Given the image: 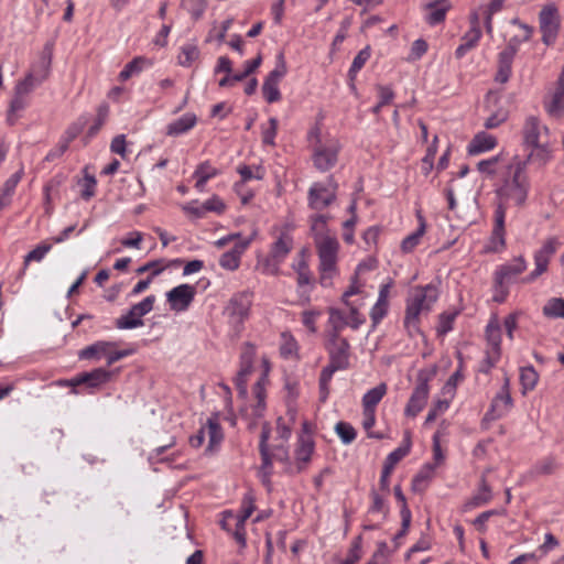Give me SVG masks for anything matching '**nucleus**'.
<instances>
[{
    "instance_id": "obj_20",
    "label": "nucleus",
    "mask_w": 564,
    "mask_h": 564,
    "mask_svg": "<svg viewBox=\"0 0 564 564\" xmlns=\"http://www.w3.org/2000/svg\"><path fill=\"white\" fill-rule=\"evenodd\" d=\"M315 451V442L308 434H302L297 438L294 451V468L296 473H302L312 460Z\"/></svg>"
},
{
    "instance_id": "obj_37",
    "label": "nucleus",
    "mask_w": 564,
    "mask_h": 564,
    "mask_svg": "<svg viewBox=\"0 0 564 564\" xmlns=\"http://www.w3.org/2000/svg\"><path fill=\"white\" fill-rule=\"evenodd\" d=\"M513 57L507 56L505 54H498V67L495 76V82L499 84H506L512 74V63Z\"/></svg>"
},
{
    "instance_id": "obj_11",
    "label": "nucleus",
    "mask_w": 564,
    "mask_h": 564,
    "mask_svg": "<svg viewBox=\"0 0 564 564\" xmlns=\"http://www.w3.org/2000/svg\"><path fill=\"white\" fill-rule=\"evenodd\" d=\"M257 356V347L250 341L241 345L239 356V371L235 378V384L241 397L247 395V380L253 371V364Z\"/></svg>"
},
{
    "instance_id": "obj_64",
    "label": "nucleus",
    "mask_w": 564,
    "mask_h": 564,
    "mask_svg": "<svg viewBox=\"0 0 564 564\" xmlns=\"http://www.w3.org/2000/svg\"><path fill=\"white\" fill-rule=\"evenodd\" d=\"M321 315L322 312L318 310L304 311L302 313V323L311 333L314 334L317 332L316 321Z\"/></svg>"
},
{
    "instance_id": "obj_30",
    "label": "nucleus",
    "mask_w": 564,
    "mask_h": 564,
    "mask_svg": "<svg viewBox=\"0 0 564 564\" xmlns=\"http://www.w3.org/2000/svg\"><path fill=\"white\" fill-rule=\"evenodd\" d=\"M196 122V115L191 112L184 113L182 117L167 124L166 133L169 135L184 134L188 132L191 129H193Z\"/></svg>"
},
{
    "instance_id": "obj_47",
    "label": "nucleus",
    "mask_w": 564,
    "mask_h": 564,
    "mask_svg": "<svg viewBox=\"0 0 564 564\" xmlns=\"http://www.w3.org/2000/svg\"><path fill=\"white\" fill-rule=\"evenodd\" d=\"M379 101L372 108V113L378 115L383 106H387L392 102L394 99V91L389 86L378 85L377 86Z\"/></svg>"
},
{
    "instance_id": "obj_62",
    "label": "nucleus",
    "mask_w": 564,
    "mask_h": 564,
    "mask_svg": "<svg viewBox=\"0 0 564 564\" xmlns=\"http://www.w3.org/2000/svg\"><path fill=\"white\" fill-rule=\"evenodd\" d=\"M448 408L449 401L447 400H437L436 402H434L427 412L424 424H430L434 422L438 414L445 412Z\"/></svg>"
},
{
    "instance_id": "obj_41",
    "label": "nucleus",
    "mask_w": 564,
    "mask_h": 564,
    "mask_svg": "<svg viewBox=\"0 0 564 564\" xmlns=\"http://www.w3.org/2000/svg\"><path fill=\"white\" fill-rule=\"evenodd\" d=\"M199 57V50L195 44H184L181 46L177 56L178 64L183 67H189Z\"/></svg>"
},
{
    "instance_id": "obj_16",
    "label": "nucleus",
    "mask_w": 564,
    "mask_h": 564,
    "mask_svg": "<svg viewBox=\"0 0 564 564\" xmlns=\"http://www.w3.org/2000/svg\"><path fill=\"white\" fill-rule=\"evenodd\" d=\"M558 246L560 242L557 238L551 237L543 243L541 249L534 252L535 269L523 279V282L531 283L535 281L541 274L546 272L549 262L552 256L556 252Z\"/></svg>"
},
{
    "instance_id": "obj_15",
    "label": "nucleus",
    "mask_w": 564,
    "mask_h": 564,
    "mask_svg": "<svg viewBox=\"0 0 564 564\" xmlns=\"http://www.w3.org/2000/svg\"><path fill=\"white\" fill-rule=\"evenodd\" d=\"M540 31L542 33V42L545 45H552L558 34L560 17L557 8L554 4L545 6L539 14Z\"/></svg>"
},
{
    "instance_id": "obj_5",
    "label": "nucleus",
    "mask_w": 564,
    "mask_h": 564,
    "mask_svg": "<svg viewBox=\"0 0 564 564\" xmlns=\"http://www.w3.org/2000/svg\"><path fill=\"white\" fill-rule=\"evenodd\" d=\"M294 246L292 235L286 230H281L270 246L267 256L259 258L257 268L267 275H276L281 264L291 253Z\"/></svg>"
},
{
    "instance_id": "obj_21",
    "label": "nucleus",
    "mask_w": 564,
    "mask_h": 564,
    "mask_svg": "<svg viewBox=\"0 0 564 564\" xmlns=\"http://www.w3.org/2000/svg\"><path fill=\"white\" fill-rule=\"evenodd\" d=\"M512 406V398L509 391V382L506 380L500 391L492 399L490 408L485 414L487 420H498L506 415Z\"/></svg>"
},
{
    "instance_id": "obj_43",
    "label": "nucleus",
    "mask_w": 564,
    "mask_h": 564,
    "mask_svg": "<svg viewBox=\"0 0 564 564\" xmlns=\"http://www.w3.org/2000/svg\"><path fill=\"white\" fill-rule=\"evenodd\" d=\"M551 115H558L564 111V80L558 78L556 90L553 95L552 101L547 107Z\"/></svg>"
},
{
    "instance_id": "obj_19",
    "label": "nucleus",
    "mask_w": 564,
    "mask_h": 564,
    "mask_svg": "<svg viewBox=\"0 0 564 564\" xmlns=\"http://www.w3.org/2000/svg\"><path fill=\"white\" fill-rule=\"evenodd\" d=\"M196 289L191 284H180L166 293L167 302L173 311H185L194 301Z\"/></svg>"
},
{
    "instance_id": "obj_36",
    "label": "nucleus",
    "mask_w": 564,
    "mask_h": 564,
    "mask_svg": "<svg viewBox=\"0 0 564 564\" xmlns=\"http://www.w3.org/2000/svg\"><path fill=\"white\" fill-rule=\"evenodd\" d=\"M436 466L432 463H426L420 469L412 480V487L415 491H422L427 487L429 481L434 477Z\"/></svg>"
},
{
    "instance_id": "obj_9",
    "label": "nucleus",
    "mask_w": 564,
    "mask_h": 564,
    "mask_svg": "<svg viewBox=\"0 0 564 564\" xmlns=\"http://www.w3.org/2000/svg\"><path fill=\"white\" fill-rule=\"evenodd\" d=\"M270 437V430L267 425L262 427L259 443V451L261 455V467L260 471L263 478L269 479L272 474V459H276L282 463H290L289 451L283 444L274 446L273 453L270 454L268 441Z\"/></svg>"
},
{
    "instance_id": "obj_8",
    "label": "nucleus",
    "mask_w": 564,
    "mask_h": 564,
    "mask_svg": "<svg viewBox=\"0 0 564 564\" xmlns=\"http://www.w3.org/2000/svg\"><path fill=\"white\" fill-rule=\"evenodd\" d=\"M340 149L341 145L337 139L318 140L313 148L314 166L323 173L332 170L337 164Z\"/></svg>"
},
{
    "instance_id": "obj_63",
    "label": "nucleus",
    "mask_w": 564,
    "mask_h": 564,
    "mask_svg": "<svg viewBox=\"0 0 564 564\" xmlns=\"http://www.w3.org/2000/svg\"><path fill=\"white\" fill-rule=\"evenodd\" d=\"M427 48H429V45L425 40H423V39L415 40L412 43L408 61H410V62L419 61L427 52Z\"/></svg>"
},
{
    "instance_id": "obj_53",
    "label": "nucleus",
    "mask_w": 564,
    "mask_h": 564,
    "mask_svg": "<svg viewBox=\"0 0 564 564\" xmlns=\"http://www.w3.org/2000/svg\"><path fill=\"white\" fill-rule=\"evenodd\" d=\"M154 302L155 296L148 295L141 302L132 305L130 310L133 311L134 315H137L139 319H143V316L153 310Z\"/></svg>"
},
{
    "instance_id": "obj_58",
    "label": "nucleus",
    "mask_w": 564,
    "mask_h": 564,
    "mask_svg": "<svg viewBox=\"0 0 564 564\" xmlns=\"http://www.w3.org/2000/svg\"><path fill=\"white\" fill-rule=\"evenodd\" d=\"M362 415H364L362 426L366 430L368 437L377 438V440L383 438L382 434L375 433L371 431L376 424V411L362 410Z\"/></svg>"
},
{
    "instance_id": "obj_34",
    "label": "nucleus",
    "mask_w": 564,
    "mask_h": 564,
    "mask_svg": "<svg viewBox=\"0 0 564 564\" xmlns=\"http://www.w3.org/2000/svg\"><path fill=\"white\" fill-rule=\"evenodd\" d=\"M370 47L366 46L355 56L351 66L348 70L349 87L351 90H356L355 80L359 70L365 66L367 61L370 58Z\"/></svg>"
},
{
    "instance_id": "obj_31",
    "label": "nucleus",
    "mask_w": 564,
    "mask_h": 564,
    "mask_svg": "<svg viewBox=\"0 0 564 564\" xmlns=\"http://www.w3.org/2000/svg\"><path fill=\"white\" fill-rule=\"evenodd\" d=\"M328 324L330 326L328 338H339L340 332L348 326V318L343 311L334 307L328 310Z\"/></svg>"
},
{
    "instance_id": "obj_51",
    "label": "nucleus",
    "mask_w": 564,
    "mask_h": 564,
    "mask_svg": "<svg viewBox=\"0 0 564 564\" xmlns=\"http://www.w3.org/2000/svg\"><path fill=\"white\" fill-rule=\"evenodd\" d=\"M79 185L82 186L80 196L85 200H89L95 196L97 181L94 175L85 174L84 178L79 181Z\"/></svg>"
},
{
    "instance_id": "obj_10",
    "label": "nucleus",
    "mask_w": 564,
    "mask_h": 564,
    "mask_svg": "<svg viewBox=\"0 0 564 564\" xmlns=\"http://www.w3.org/2000/svg\"><path fill=\"white\" fill-rule=\"evenodd\" d=\"M305 252L303 249L299 254V259L292 264L293 270L296 272V291L301 305L310 304L314 283L312 271L305 259Z\"/></svg>"
},
{
    "instance_id": "obj_57",
    "label": "nucleus",
    "mask_w": 564,
    "mask_h": 564,
    "mask_svg": "<svg viewBox=\"0 0 564 564\" xmlns=\"http://www.w3.org/2000/svg\"><path fill=\"white\" fill-rule=\"evenodd\" d=\"M219 173L220 171L213 166L209 161H204L197 165L193 173V177H200L203 180L209 181L210 178L217 176Z\"/></svg>"
},
{
    "instance_id": "obj_7",
    "label": "nucleus",
    "mask_w": 564,
    "mask_h": 564,
    "mask_svg": "<svg viewBox=\"0 0 564 564\" xmlns=\"http://www.w3.org/2000/svg\"><path fill=\"white\" fill-rule=\"evenodd\" d=\"M338 184L330 175L326 182H315L307 193L308 206L315 210H323L332 205L337 197Z\"/></svg>"
},
{
    "instance_id": "obj_45",
    "label": "nucleus",
    "mask_w": 564,
    "mask_h": 564,
    "mask_svg": "<svg viewBox=\"0 0 564 564\" xmlns=\"http://www.w3.org/2000/svg\"><path fill=\"white\" fill-rule=\"evenodd\" d=\"M538 381L539 375L532 366L521 368L520 382L524 392L533 390Z\"/></svg>"
},
{
    "instance_id": "obj_29",
    "label": "nucleus",
    "mask_w": 564,
    "mask_h": 564,
    "mask_svg": "<svg viewBox=\"0 0 564 564\" xmlns=\"http://www.w3.org/2000/svg\"><path fill=\"white\" fill-rule=\"evenodd\" d=\"M487 344L489 348L487 350L494 351L492 359L501 355V327L497 317H492L486 326L485 330Z\"/></svg>"
},
{
    "instance_id": "obj_22",
    "label": "nucleus",
    "mask_w": 564,
    "mask_h": 564,
    "mask_svg": "<svg viewBox=\"0 0 564 564\" xmlns=\"http://www.w3.org/2000/svg\"><path fill=\"white\" fill-rule=\"evenodd\" d=\"M326 348L330 362L343 369L349 367L350 345L346 338H328Z\"/></svg>"
},
{
    "instance_id": "obj_13",
    "label": "nucleus",
    "mask_w": 564,
    "mask_h": 564,
    "mask_svg": "<svg viewBox=\"0 0 564 564\" xmlns=\"http://www.w3.org/2000/svg\"><path fill=\"white\" fill-rule=\"evenodd\" d=\"M288 68L283 53L276 56L275 67L268 74L262 85V94L269 104L276 102L281 99L279 89L280 80L286 75Z\"/></svg>"
},
{
    "instance_id": "obj_50",
    "label": "nucleus",
    "mask_w": 564,
    "mask_h": 564,
    "mask_svg": "<svg viewBox=\"0 0 564 564\" xmlns=\"http://www.w3.org/2000/svg\"><path fill=\"white\" fill-rule=\"evenodd\" d=\"M501 155H495L486 160H481L477 163V170L488 177L494 176L498 172V163Z\"/></svg>"
},
{
    "instance_id": "obj_24",
    "label": "nucleus",
    "mask_w": 564,
    "mask_h": 564,
    "mask_svg": "<svg viewBox=\"0 0 564 564\" xmlns=\"http://www.w3.org/2000/svg\"><path fill=\"white\" fill-rule=\"evenodd\" d=\"M250 239L236 241L235 246L219 258V265L223 269L235 271L240 265V258L250 245Z\"/></svg>"
},
{
    "instance_id": "obj_17",
    "label": "nucleus",
    "mask_w": 564,
    "mask_h": 564,
    "mask_svg": "<svg viewBox=\"0 0 564 564\" xmlns=\"http://www.w3.org/2000/svg\"><path fill=\"white\" fill-rule=\"evenodd\" d=\"M50 73V61L43 59L42 64L37 67H33L25 77L19 80L14 86V93L29 98V95L33 89L40 86L48 76Z\"/></svg>"
},
{
    "instance_id": "obj_39",
    "label": "nucleus",
    "mask_w": 564,
    "mask_h": 564,
    "mask_svg": "<svg viewBox=\"0 0 564 564\" xmlns=\"http://www.w3.org/2000/svg\"><path fill=\"white\" fill-rule=\"evenodd\" d=\"M419 219L420 225L417 229L414 232L408 235L401 242V249L405 253L412 252L416 248L425 232V221L422 216H420Z\"/></svg>"
},
{
    "instance_id": "obj_6",
    "label": "nucleus",
    "mask_w": 564,
    "mask_h": 564,
    "mask_svg": "<svg viewBox=\"0 0 564 564\" xmlns=\"http://www.w3.org/2000/svg\"><path fill=\"white\" fill-rule=\"evenodd\" d=\"M252 303L253 292L250 290H243L234 293L225 306V315L228 318L230 327L236 334H240L242 332L245 323L249 319Z\"/></svg>"
},
{
    "instance_id": "obj_14",
    "label": "nucleus",
    "mask_w": 564,
    "mask_h": 564,
    "mask_svg": "<svg viewBox=\"0 0 564 564\" xmlns=\"http://www.w3.org/2000/svg\"><path fill=\"white\" fill-rule=\"evenodd\" d=\"M113 375L115 371L100 367L91 371L78 373L74 378L66 380L65 384L72 387L85 386L89 392H94L111 381Z\"/></svg>"
},
{
    "instance_id": "obj_59",
    "label": "nucleus",
    "mask_w": 564,
    "mask_h": 564,
    "mask_svg": "<svg viewBox=\"0 0 564 564\" xmlns=\"http://www.w3.org/2000/svg\"><path fill=\"white\" fill-rule=\"evenodd\" d=\"M279 121L272 117L268 121L267 127H262V142L263 144L274 145V140L278 132Z\"/></svg>"
},
{
    "instance_id": "obj_26",
    "label": "nucleus",
    "mask_w": 564,
    "mask_h": 564,
    "mask_svg": "<svg viewBox=\"0 0 564 564\" xmlns=\"http://www.w3.org/2000/svg\"><path fill=\"white\" fill-rule=\"evenodd\" d=\"M498 144L497 138L486 131L477 132L467 145L470 155H478L495 149Z\"/></svg>"
},
{
    "instance_id": "obj_38",
    "label": "nucleus",
    "mask_w": 564,
    "mask_h": 564,
    "mask_svg": "<svg viewBox=\"0 0 564 564\" xmlns=\"http://www.w3.org/2000/svg\"><path fill=\"white\" fill-rule=\"evenodd\" d=\"M52 245L42 242L36 246L32 251L24 256L23 268L20 272V276L25 274L26 268L31 262H41L44 257L51 251Z\"/></svg>"
},
{
    "instance_id": "obj_56",
    "label": "nucleus",
    "mask_w": 564,
    "mask_h": 564,
    "mask_svg": "<svg viewBox=\"0 0 564 564\" xmlns=\"http://www.w3.org/2000/svg\"><path fill=\"white\" fill-rule=\"evenodd\" d=\"M361 556V536L358 535L352 540L348 554L346 558L341 562V564H357L360 561Z\"/></svg>"
},
{
    "instance_id": "obj_1",
    "label": "nucleus",
    "mask_w": 564,
    "mask_h": 564,
    "mask_svg": "<svg viewBox=\"0 0 564 564\" xmlns=\"http://www.w3.org/2000/svg\"><path fill=\"white\" fill-rule=\"evenodd\" d=\"M530 162L513 155L505 166L501 184L495 189L497 203L494 210V226L487 246L489 252H500L506 248V214L509 204L522 207L529 196L531 182L527 172Z\"/></svg>"
},
{
    "instance_id": "obj_4",
    "label": "nucleus",
    "mask_w": 564,
    "mask_h": 564,
    "mask_svg": "<svg viewBox=\"0 0 564 564\" xmlns=\"http://www.w3.org/2000/svg\"><path fill=\"white\" fill-rule=\"evenodd\" d=\"M314 243L319 260V284L323 288H330L333 286V279L338 274V239L329 231L322 230L314 235Z\"/></svg>"
},
{
    "instance_id": "obj_23",
    "label": "nucleus",
    "mask_w": 564,
    "mask_h": 564,
    "mask_svg": "<svg viewBox=\"0 0 564 564\" xmlns=\"http://www.w3.org/2000/svg\"><path fill=\"white\" fill-rule=\"evenodd\" d=\"M527 270V261L522 256L513 258L510 262L499 265L494 278L501 283H512L516 279Z\"/></svg>"
},
{
    "instance_id": "obj_12",
    "label": "nucleus",
    "mask_w": 564,
    "mask_h": 564,
    "mask_svg": "<svg viewBox=\"0 0 564 564\" xmlns=\"http://www.w3.org/2000/svg\"><path fill=\"white\" fill-rule=\"evenodd\" d=\"M430 379L431 376L426 371H419L416 386L404 409L406 416L415 417L426 405L430 394Z\"/></svg>"
},
{
    "instance_id": "obj_46",
    "label": "nucleus",
    "mask_w": 564,
    "mask_h": 564,
    "mask_svg": "<svg viewBox=\"0 0 564 564\" xmlns=\"http://www.w3.org/2000/svg\"><path fill=\"white\" fill-rule=\"evenodd\" d=\"M334 430L345 445L351 444L357 437V432L350 423L340 421L336 423Z\"/></svg>"
},
{
    "instance_id": "obj_55",
    "label": "nucleus",
    "mask_w": 564,
    "mask_h": 564,
    "mask_svg": "<svg viewBox=\"0 0 564 564\" xmlns=\"http://www.w3.org/2000/svg\"><path fill=\"white\" fill-rule=\"evenodd\" d=\"M457 316V312H444L438 316L437 334L446 335L453 329L454 321Z\"/></svg>"
},
{
    "instance_id": "obj_44",
    "label": "nucleus",
    "mask_w": 564,
    "mask_h": 564,
    "mask_svg": "<svg viewBox=\"0 0 564 564\" xmlns=\"http://www.w3.org/2000/svg\"><path fill=\"white\" fill-rule=\"evenodd\" d=\"M144 325L143 319H139L137 315H134L133 311L129 308L126 314H122L115 321V326L118 329H133Z\"/></svg>"
},
{
    "instance_id": "obj_49",
    "label": "nucleus",
    "mask_w": 564,
    "mask_h": 564,
    "mask_svg": "<svg viewBox=\"0 0 564 564\" xmlns=\"http://www.w3.org/2000/svg\"><path fill=\"white\" fill-rule=\"evenodd\" d=\"M145 59L142 57H135L131 62H129L123 69L119 73V79L121 82L128 80L133 75H138L143 67Z\"/></svg>"
},
{
    "instance_id": "obj_3",
    "label": "nucleus",
    "mask_w": 564,
    "mask_h": 564,
    "mask_svg": "<svg viewBox=\"0 0 564 564\" xmlns=\"http://www.w3.org/2000/svg\"><path fill=\"white\" fill-rule=\"evenodd\" d=\"M440 291L433 283L414 286L405 300L403 326L410 337L421 333V315L429 314L437 302Z\"/></svg>"
},
{
    "instance_id": "obj_25",
    "label": "nucleus",
    "mask_w": 564,
    "mask_h": 564,
    "mask_svg": "<svg viewBox=\"0 0 564 564\" xmlns=\"http://www.w3.org/2000/svg\"><path fill=\"white\" fill-rule=\"evenodd\" d=\"M499 101V97L491 91L488 93L486 97L487 108L490 110V116L485 120L484 127L486 129H496L506 122L509 118V111L506 108L498 107L496 109H490L491 104L496 106Z\"/></svg>"
},
{
    "instance_id": "obj_42",
    "label": "nucleus",
    "mask_w": 564,
    "mask_h": 564,
    "mask_svg": "<svg viewBox=\"0 0 564 564\" xmlns=\"http://www.w3.org/2000/svg\"><path fill=\"white\" fill-rule=\"evenodd\" d=\"M338 370H344L341 367H337L333 362L323 368L319 376V390L322 394V399L325 400L328 395V386L332 381L334 373Z\"/></svg>"
},
{
    "instance_id": "obj_18",
    "label": "nucleus",
    "mask_w": 564,
    "mask_h": 564,
    "mask_svg": "<svg viewBox=\"0 0 564 564\" xmlns=\"http://www.w3.org/2000/svg\"><path fill=\"white\" fill-rule=\"evenodd\" d=\"M411 448V441L408 436L405 438V444L402 446H399L394 451H392L384 459L381 476H380V487L382 490H386L389 492V478L391 473L393 471L395 465L410 453Z\"/></svg>"
},
{
    "instance_id": "obj_28",
    "label": "nucleus",
    "mask_w": 564,
    "mask_h": 564,
    "mask_svg": "<svg viewBox=\"0 0 564 564\" xmlns=\"http://www.w3.org/2000/svg\"><path fill=\"white\" fill-rule=\"evenodd\" d=\"M424 8L429 11L425 15L426 23L434 26L445 20L446 13L452 8V4L449 0H434L426 3Z\"/></svg>"
},
{
    "instance_id": "obj_54",
    "label": "nucleus",
    "mask_w": 564,
    "mask_h": 564,
    "mask_svg": "<svg viewBox=\"0 0 564 564\" xmlns=\"http://www.w3.org/2000/svg\"><path fill=\"white\" fill-rule=\"evenodd\" d=\"M154 302L155 296L148 295L141 302L132 305L130 310L133 311L134 315H137L139 319H143V316L153 310Z\"/></svg>"
},
{
    "instance_id": "obj_60",
    "label": "nucleus",
    "mask_w": 564,
    "mask_h": 564,
    "mask_svg": "<svg viewBox=\"0 0 564 564\" xmlns=\"http://www.w3.org/2000/svg\"><path fill=\"white\" fill-rule=\"evenodd\" d=\"M389 303L377 301L370 310V319L376 327L388 314Z\"/></svg>"
},
{
    "instance_id": "obj_61",
    "label": "nucleus",
    "mask_w": 564,
    "mask_h": 564,
    "mask_svg": "<svg viewBox=\"0 0 564 564\" xmlns=\"http://www.w3.org/2000/svg\"><path fill=\"white\" fill-rule=\"evenodd\" d=\"M372 503L369 508V513H380L384 519L388 514L389 508L386 505L384 499L377 492L371 491Z\"/></svg>"
},
{
    "instance_id": "obj_32",
    "label": "nucleus",
    "mask_w": 564,
    "mask_h": 564,
    "mask_svg": "<svg viewBox=\"0 0 564 564\" xmlns=\"http://www.w3.org/2000/svg\"><path fill=\"white\" fill-rule=\"evenodd\" d=\"M29 105V98L22 95H17L13 93V97L9 104V108L7 111L6 121L9 126H14L19 118L20 112L23 111Z\"/></svg>"
},
{
    "instance_id": "obj_35",
    "label": "nucleus",
    "mask_w": 564,
    "mask_h": 564,
    "mask_svg": "<svg viewBox=\"0 0 564 564\" xmlns=\"http://www.w3.org/2000/svg\"><path fill=\"white\" fill-rule=\"evenodd\" d=\"M492 499L491 488L486 481V477L482 475L480 479V485L477 492L470 498V500L466 503V508L471 509L476 507H480L487 505Z\"/></svg>"
},
{
    "instance_id": "obj_48",
    "label": "nucleus",
    "mask_w": 564,
    "mask_h": 564,
    "mask_svg": "<svg viewBox=\"0 0 564 564\" xmlns=\"http://www.w3.org/2000/svg\"><path fill=\"white\" fill-rule=\"evenodd\" d=\"M204 429H205V434L207 433L208 437H209V445H208L209 448H212L215 445H218L221 442L223 432H221V426L217 422V420L208 419L207 424Z\"/></svg>"
},
{
    "instance_id": "obj_40",
    "label": "nucleus",
    "mask_w": 564,
    "mask_h": 564,
    "mask_svg": "<svg viewBox=\"0 0 564 564\" xmlns=\"http://www.w3.org/2000/svg\"><path fill=\"white\" fill-rule=\"evenodd\" d=\"M542 313L547 318H564V299L551 297L544 304Z\"/></svg>"
},
{
    "instance_id": "obj_33",
    "label": "nucleus",
    "mask_w": 564,
    "mask_h": 564,
    "mask_svg": "<svg viewBox=\"0 0 564 564\" xmlns=\"http://www.w3.org/2000/svg\"><path fill=\"white\" fill-rule=\"evenodd\" d=\"M388 387L384 382L379 383L375 388L368 390L361 400L362 410L376 411L377 405L387 394Z\"/></svg>"
},
{
    "instance_id": "obj_52",
    "label": "nucleus",
    "mask_w": 564,
    "mask_h": 564,
    "mask_svg": "<svg viewBox=\"0 0 564 564\" xmlns=\"http://www.w3.org/2000/svg\"><path fill=\"white\" fill-rule=\"evenodd\" d=\"M182 7L195 19H199L207 7V0H182Z\"/></svg>"
},
{
    "instance_id": "obj_27",
    "label": "nucleus",
    "mask_w": 564,
    "mask_h": 564,
    "mask_svg": "<svg viewBox=\"0 0 564 564\" xmlns=\"http://www.w3.org/2000/svg\"><path fill=\"white\" fill-rule=\"evenodd\" d=\"M116 341L109 340H97L91 345H88L78 351L79 360H100L101 358H106L108 355V349L111 347H117Z\"/></svg>"
},
{
    "instance_id": "obj_2",
    "label": "nucleus",
    "mask_w": 564,
    "mask_h": 564,
    "mask_svg": "<svg viewBox=\"0 0 564 564\" xmlns=\"http://www.w3.org/2000/svg\"><path fill=\"white\" fill-rule=\"evenodd\" d=\"M520 134L522 147L529 151L524 161L538 163L540 166L551 161L553 149L550 131L538 117L528 116L523 121Z\"/></svg>"
}]
</instances>
